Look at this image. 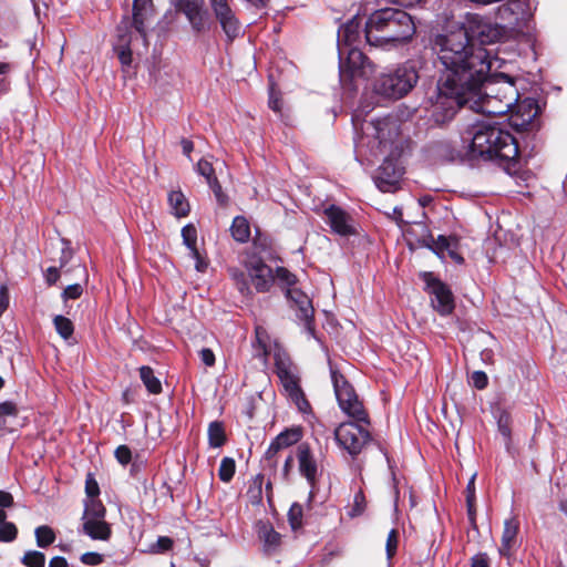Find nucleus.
<instances>
[{"mask_svg": "<svg viewBox=\"0 0 567 567\" xmlns=\"http://www.w3.org/2000/svg\"><path fill=\"white\" fill-rule=\"evenodd\" d=\"M434 65L439 78L435 89L427 94L425 109L434 123L450 122L460 110V93L477 86L489 73L491 54L466 37L460 27L439 33L432 41Z\"/></svg>", "mask_w": 567, "mask_h": 567, "instance_id": "nucleus-1", "label": "nucleus"}, {"mask_svg": "<svg viewBox=\"0 0 567 567\" xmlns=\"http://www.w3.org/2000/svg\"><path fill=\"white\" fill-rule=\"evenodd\" d=\"M462 142L467 145L470 161L492 162L505 169L516 163L519 154L515 137L507 131L489 122H475L462 133Z\"/></svg>", "mask_w": 567, "mask_h": 567, "instance_id": "nucleus-2", "label": "nucleus"}, {"mask_svg": "<svg viewBox=\"0 0 567 567\" xmlns=\"http://www.w3.org/2000/svg\"><path fill=\"white\" fill-rule=\"evenodd\" d=\"M489 73L485 75L473 92H461L458 102L460 109L468 106V109L487 115H505L508 113L518 101V91L515 86L514 80L504 74H496L494 78H488Z\"/></svg>", "mask_w": 567, "mask_h": 567, "instance_id": "nucleus-3", "label": "nucleus"}, {"mask_svg": "<svg viewBox=\"0 0 567 567\" xmlns=\"http://www.w3.org/2000/svg\"><path fill=\"white\" fill-rule=\"evenodd\" d=\"M415 24L412 17L396 8H383L370 14L364 35L371 47H396L412 39Z\"/></svg>", "mask_w": 567, "mask_h": 567, "instance_id": "nucleus-4", "label": "nucleus"}, {"mask_svg": "<svg viewBox=\"0 0 567 567\" xmlns=\"http://www.w3.org/2000/svg\"><path fill=\"white\" fill-rule=\"evenodd\" d=\"M228 274L243 297L251 298L254 291L258 293L269 292L275 284L272 268L260 258L246 261L245 270L230 267Z\"/></svg>", "mask_w": 567, "mask_h": 567, "instance_id": "nucleus-5", "label": "nucleus"}, {"mask_svg": "<svg viewBox=\"0 0 567 567\" xmlns=\"http://www.w3.org/2000/svg\"><path fill=\"white\" fill-rule=\"evenodd\" d=\"M419 78L415 65L404 63L392 71L381 73L374 80L373 91L386 99H401L416 85Z\"/></svg>", "mask_w": 567, "mask_h": 567, "instance_id": "nucleus-6", "label": "nucleus"}, {"mask_svg": "<svg viewBox=\"0 0 567 567\" xmlns=\"http://www.w3.org/2000/svg\"><path fill=\"white\" fill-rule=\"evenodd\" d=\"M329 367L334 394L341 411L357 422L369 424V415L359 400L354 388L331 362H329Z\"/></svg>", "mask_w": 567, "mask_h": 567, "instance_id": "nucleus-7", "label": "nucleus"}, {"mask_svg": "<svg viewBox=\"0 0 567 567\" xmlns=\"http://www.w3.org/2000/svg\"><path fill=\"white\" fill-rule=\"evenodd\" d=\"M420 278L424 290L430 296L432 308L442 317H447L455 309V299L451 288L431 271H423Z\"/></svg>", "mask_w": 567, "mask_h": 567, "instance_id": "nucleus-8", "label": "nucleus"}, {"mask_svg": "<svg viewBox=\"0 0 567 567\" xmlns=\"http://www.w3.org/2000/svg\"><path fill=\"white\" fill-rule=\"evenodd\" d=\"M458 27L466 31L470 41L473 43L475 40L478 41L480 47L498 41L505 33L498 21L493 23L489 19L477 13H467L465 21Z\"/></svg>", "mask_w": 567, "mask_h": 567, "instance_id": "nucleus-9", "label": "nucleus"}, {"mask_svg": "<svg viewBox=\"0 0 567 567\" xmlns=\"http://www.w3.org/2000/svg\"><path fill=\"white\" fill-rule=\"evenodd\" d=\"M359 423L354 420L352 422H343L334 430L337 444L353 458L372 441L370 432Z\"/></svg>", "mask_w": 567, "mask_h": 567, "instance_id": "nucleus-10", "label": "nucleus"}, {"mask_svg": "<svg viewBox=\"0 0 567 567\" xmlns=\"http://www.w3.org/2000/svg\"><path fill=\"white\" fill-rule=\"evenodd\" d=\"M340 78H368L373 72V64L358 48L346 49L344 54L339 53Z\"/></svg>", "mask_w": 567, "mask_h": 567, "instance_id": "nucleus-11", "label": "nucleus"}, {"mask_svg": "<svg viewBox=\"0 0 567 567\" xmlns=\"http://www.w3.org/2000/svg\"><path fill=\"white\" fill-rule=\"evenodd\" d=\"M174 6L186 17L194 33L202 34L210 30L213 21L204 8V0H176Z\"/></svg>", "mask_w": 567, "mask_h": 567, "instance_id": "nucleus-12", "label": "nucleus"}, {"mask_svg": "<svg viewBox=\"0 0 567 567\" xmlns=\"http://www.w3.org/2000/svg\"><path fill=\"white\" fill-rule=\"evenodd\" d=\"M404 167L399 158L385 157L373 177L375 186L383 193H393L399 188Z\"/></svg>", "mask_w": 567, "mask_h": 567, "instance_id": "nucleus-13", "label": "nucleus"}, {"mask_svg": "<svg viewBox=\"0 0 567 567\" xmlns=\"http://www.w3.org/2000/svg\"><path fill=\"white\" fill-rule=\"evenodd\" d=\"M527 14L528 4L524 0H508L495 11V18L504 30L519 27Z\"/></svg>", "mask_w": 567, "mask_h": 567, "instance_id": "nucleus-14", "label": "nucleus"}, {"mask_svg": "<svg viewBox=\"0 0 567 567\" xmlns=\"http://www.w3.org/2000/svg\"><path fill=\"white\" fill-rule=\"evenodd\" d=\"M326 223L330 226L331 231L341 237H350L357 234L354 219L340 206L329 205L323 210Z\"/></svg>", "mask_w": 567, "mask_h": 567, "instance_id": "nucleus-15", "label": "nucleus"}, {"mask_svg": "<svg viewBox=\"0 0 567 567\" xmlns=\"http://www.w3.org/2000/svg\"><path fill=\"white\" fill-rule=\"evenodd\" d=\"M132 39L130 21L127 18H123L116 28V41L113 49L117 54L124 72H130L132 66Z\"/></svg>", "mask_w": 567, "mask_h": 567, "instance_id": "nucleus-16", "label": "nucleus"}, {"mask_svg": "<svg viewBox=\"0 0 567 567\" xmlns=\"http://www.w3.org/2000/svg\"><path fill=\"white\" fill-rule=\"evenodd\" d=\"M286 297L297 306V317L305 322L306 330L313 336V307L309 297L295 286L286 290Z\"/></svg>", "mask_w": 567, "mask_h": 567, "instance_id": "nucleus-17", "label": "nucleus"}, {"mask_svg": "<svg viewBox=\"0 0 567 567\" xmlns=\"http://www.w3.org/2000/svg\"><path fill=\"white\" fill-rule=\"evenodd\" d=\"M373 130V136L379 143V147L385 148L388 144L394 142L399 136V124L395 116H385L377 118L370 123Z\"/></svg>", "mask_w": 567, "mask_h": 567, "instance_id": "nucleus-18", "label": "nucleus"}, {"mask_svg": "<svg viewBox=\"0 0 567 567\" xmlns=\"http://www.w3.org/2000/svg\"><path fill=\"white\" fill-rule=\"evenodd\" d=\"M297 458L300 474L307 482L315 486L318 475V464L310 450L309 444L300 443L297 449Z\"/></svg>", "mask_w": 567, "mask_h": 567, "instance_id": "nucleus-19", "label": "nucleus"}, {"mask_svg": "<svg viewBox=\"0 0 567 567\" xmlns=\"http://www.w3.org/2000/svg\"><path fill=\"white\" fill-rule=\"evenodd\" d=\"M361 19L358 16L353 17L347 23L342 24L338 30V53L341 55L346 53V49L351 48L352 44L360 37Z\"/></svg>", "mask_w": 567, "mask_h": 567, "instance_id": "nucleus-20", "label": "nucleus"}, {"mask_svg": "<svg viewBox=\"0 0 567 567\" xmlns=\"http://www.w3.org/2000/svg\"><path fill=\"white\" fill-rule=\"evenodd\" d=\"M214 17L229 42H233L240 35L241 23L233 8L221 11V13H216Z\"/></svg>", "mask_w": 567, "mask_h": 567, "instance_id": "nucleus-21", "label": "nucleus"}, {"mask_svg": "<svg viewBox=\"0 0 567 567\" xmlns=\"http://www.w3.org/2000/svg\"><path fill=\"white\" fill-rule=\"evenodd\" d=\"M274 359L276 374L280 382L299 379L297 367L292 363L287 353L277 351Z\"/></svg>", "mask_w": 567, "mask_h": 567, "instance_id": "nucleus-22", "label": "nucleus"}, {"mask_svg": "<svg viewBox=\"0 0 567 567\" xmlns=\"http://www.w3.org/2000/svg\"><path fill=\"white\" fill-rule=\"evenodd\" d=\"M519 524L516 518L511 517L504 523V530L502 535V544L498 549L501 556L509 557L512 549L516 544V536L518 533Z\"/></svg>", "mask_w": 567, "mask_h": 567, "instance_id": "nucleus-23", "label": "nucleus"}, {"mask_svg": "<svg viewBox=\"0 0 567 567\" xmlns=\"http://www.w3.org/2000/svg\"><path fill=\"white\" fill-rule=\"evenodd\" d=\"M83 533L94 540H109L112 535L110 524L105 518L100 519H82Z\"/></svg>", "mask_w": 567, "mask_h": 567, "instance_id": "nucleus-24", "label": "nucleus"}, {"mask_svg": "<svg viewBox=\"0 0 567 567\" xmlns=\"http://www.w3.org/2000/svg\"><path fill=\"white\" fill-rule=\"evenodd\" d=\"M259 538L264 542V550L271 554L280 545L281 536L271 525L262 523L258 532Z\"/></svg>", "mask_w": 567, "mask_h": 567, "instance_id": "nucleus-25", "label": "nucleus"}, {"mask_svg": "<svg viewBox=\"0 0 567 567\" xmlns=\"http://www.w3.org/2000/svg\"><path fill=\"white\" fill-rule=\"evenodd\" d=\"M154 12L133 11L132 19L126 17L130 21L131 35L133 37V29L140 34L144 45H147V32L145 22L152 18Z\"/></svg>", "mask_w": 567, "mask_h": 567, "instance_id": "nucleus-26", "label": "nucleus"}, {"mask_svg": "<svg viewBox=\"0 0 567 567\" xmlns=\"http://www.w3.org/2000/svg\"><path fill=\"white\" fill-rule=\"evenodd\" d=\"M168 204L172 213L177 217H185L189 213V204L181 190H172L168 194Z\"/></svg>", "mask_w": 567, "mask_h": 567, "instance_id": "nucleus-27", "label": "nucleus"}, {"mask_svg": "<svg viewBox=\"0 0 567 567\" xmlns=\"http://www.w3.org/2000/svg\"><path fill=\"white\" fill-rule=\"evenodd\" d=\"M301 439V431L299 429H290L280 432L271 442L279 451L287 449L299 442Z\"/></svg>", "mask_w": 567, "mask_h": 567, "instance_id": "nucleus-28", "label": "nucleus"}, {"mask_svg": "<svg viewBox=\"0 0 567 567\" xmlns=\"http://www.w3.org/2000/svg\"><path fill=\"white\" fill-rule=\"evenodd\" d=\"M208 444L210 447L218 449L226 443V433L223 422L213 421L208 425L207 430Z\"/></svg>", "mask_w": 567, "mask_h": 567, "instance_id": "nucleus-29", "label": "nucleus"}, {"mask_svg": "<svg viewBox=\"0 0 567 567\" xmlns=\"http://www.w3.org/2000/svg\"><path fill=\"white\" fill-rule=\"evenodd\" d=\"M233 238L238 243H247L250 238V226L244 216H236L230 227Z\"/></svg>", "mask_w": 567, "mask_h": 567, "instance_id": "nucleus-30", "label": "nucleus"}, {"mask_svg": "<svg viewBox=\"0 0 567 567\" xmlns=\"http://www.w3.org/2000/svg\"><path fill=\"white\" fill-rule=\"evenodd\" d=\"M140 378L150 393L158 394L162 392V383L159 379L155 375L154 370L151 367H141Z\"/></svg>", "mask_w": 567, "mask_h": 567, "instance_id": "nucleus-31", "label": "nucleus"}, {"mask_svg": "<svg viewBox=\"0 0 567 567\" xmlns=\"http://www.w3.org/2000/svg\"><path fill=\"white\" fill-rule=\"evenodd\" d=\"M35 543L39 548H48L55 539L56 534L49 525H40L34 529Z\"/></svg>", "mask_w": 567, "mask_h": 567, "instance_id": "nucleus-32", "label": "nucleus"}, {"mask_svg": "<svg viewBox=\"0 0 567 567\" xmlns=\"http://www.w3.org/2000/svg\"><path fill=\"white\" fill-rule=\"evenodd\" d=\"M106 509L101 501L90 498L84 504L82 519H100L105 518Z\"/></svg>", "mask_w": 567, "mask_h": 567, "instance_id": "nucleus-33", "label": "nucleus"}, {"mask_svg": "<svg viewBox=\"0 0 567 567\" xmlns=\"http://www.w3.org/2000/svg\"><path fill=\"white\" fill-rule=\"evenodd\" d=\"M424 243L425 246L440 258H443L445 250L449 251L450 249L449 238L444 235H440L436 239L430 235L429 238L424 240Z\"/></svg>", "mask_w": 567, "mask_h": 567, "instance_id": "nucleus-34", "label": "nucleus"}, {"mask_svg": "<svg viewBox=\"0 0 567 567\" xmlns=\"http://www.w3.org/2000/svg\"><path fill=\"white\" fill-rule=\"evenodd\" d=\"M182 237L184 245L189 249L190 256L197 255V230L193 224H188L182 228Z\"/></svg>", "mask_w": 567, "mask_h": 567, "instance_id": "nucleus-35", "label": "nucleus"}, {"mask_svg": "<svg viewBox=\"0 0 567 567\" xmlns=\"http://www.w3.org/2000/svg\"><path fill=\"white\" fill-rule=\"evenodd\" d=\"M53 323H54L56 332L64 340H68L73 334L74 326L69 318H66L62 315H58L54 317Z\"/></svg>", "mask_w": 567, "mask_h": 567, "instance_id": "nucleus-36", "label": "nucleus"}, {"mask_svg": "<svg viewBox=\"0 0 567 567\" xmlns=\"http://www.w3.org/2000/svg\"><path fill=\"white\" fill-rule=\"evenodd\" d=\"M274 276L275 280L286 290L297 284V276L285 267H277Z\"/></svg>", "mask_w": 567, "mask_h": 567, "instance_id": "nucleus-37", "label": "nucleus"}, {"mask_svg": "<svg viewBox=\"0 0 567 567\" xmlns=\"http://www.w3.org/2000/svg\"><path fill=\"white\" fill-rule=\"evenodd\" d=\"M21 564L25 567H44L45 555L39 550H27L21 558Z\"/></svg>", "mask_w": 567, "mask_h": 567, "instance_id": "nucleus-38", "label": "nucleus"}, {"mask_svg": "<svg viewBox=\"0 0 567 567\" xmlns=\"http://www.w3.org/2000/svg\"><path fill=\"white\" fill-rule=\"evenodd\" d=\"M236 470V463L235 460L231 457H224L220 462L219 468H218V476L220 481L228 483L233 480L235 475Z\"/></svg>", "mask_w": 567, "mask_h": 567, "instance_id": "nucleus-39", "label": "nucleus"}, {"mask_svg": "<svg viewBox=\"0 0 567 567\" xmlns=\"http://www.w3.org/2000/svg\"><path fill=\"white\" fill-rule=\"evenodd\" d=\"M266 339H267L266 331L262 328L257 327L256 328V343H254V348L256 351L255 355L260 359H266L269 353Z\"/></svg>", "mask_w": 567, "mask_h": 567, "instance_id": "nucleus-40", "label": "nucleus"}, {"mask_svg": "<svg viewBox=\"0 0 567 567\" xmlns=\"http://www.w3.org/2000/svg\"><path fill=\"white\" fill-rule=\"evenodd\" d=\"M279 450L276 449L272 444H269L265 455L261 460L262 468L269 470L270 472H276L278 465V454Z\"/></svg>", "mask_w": 567, "mask_h": 567, "instance_id": "nucleus-41", "label": "nucleus"}, {"mask_svg": "<svg viewBox=\"0 0 567 567\" xmlns=\"http://www.w3.org/2000/svg\"><path fill=\"white\" fill-rule=\"evenodd\" d=\"M303 509L299 503H293L288 512V520L293 530L302 527Z\"/></svg>", "mask_w": 567, "mask_h": 567, "instance_id": "nucleus-42", "label": "nucleus"}, {"mask_svg": "<svg viewBox=\"0 0 567 567\" xmlns=\"http://www.w3.org/2000/svg\"><path fill=\"white\" fill-rule=\"evenodd\" d=\"M13 70V65L9 62H0V96L9 92L11 82L9 75Z\"/></svg>", "mask_w": 567, "mask_h": 567, "instance_id": "nucleus-43", "label": "nucleus"}, {"mask_svg": "<svg viewBox=\"0 0 567 567\" xmlns=\"http://www.w3.org/2000/svg\"><path fill=\"white\" fill-rule=\"evenodd\" d=\"M195 171L198 175L203 176L206 179V183H209L213 179L217 178L215 175V169L213 167V164L205 158H202L200 161H198V163L195 167Z\"/></svg>", "mask_w": 567, "mask_h": 567, "instance_id": "nucleus-44", "label": "nucleus"}, {"mask_svg": "<svg viewBox=\"0 0 567 567\" xmlns=\"http://www.w3.org/2000/svg\"><path fill=\"white\" fill-rule=\"evenodd\" d=\"M367 507L365 496L362 489H359L353 496V505L349 512L351 517H357L363 514Z\"/></svg>", "mask_w": 567, "mask_h": 567, "instance_id": "nucleus-45", "label": "nucleus"}, {"mask_svg": "<svg viewBox=\"0 0 567 567\" xmlns=\"http://www.w3.org/2000/svg\"><path fill=\"white\" fill-rule=\"evenodd\" d=\"M18 536V528L11 522H4L0 525V542L11 543Z\"/></svg>", "mask_w": 567, "mask_h": 567, "instance_id": "nucleus-46", "label": "nucleus"}, {"mask_svg": "<svg viewBox=\"0 0 567 567\" xmlns=\"http://www.w3.org/2000/svg\"><path fill=\"white\" fill-rule=\"evenodd\" d=\"M280 383H281L287 396L290 400L295 399L296 396H298L300 393L303 392L300 386V379L288 380V381H284Z\"/></svg>", "mask_w": 567, "mask_h": 567, "instance_id": "nucleus-47", "label": "nucleus"}, {"mask_svg": "<svg viewBox=\"0 0 567 567\" xmlns=\"http://www.w3.org/2000/svg\"><path fill=\"white\" fill-rule=\"evenodd\" d=\"M398 543H399L398 530L393 528L388 534L386 544H385V553H386V558L389 560L392 559L393 556L396 554Z\"/></svg>", "mask_w": 567, "mask_h": 567, "instance_id": "nucleus-48", "label": "nucleus"}, {"mask_svg": "<svg viewBox=\"0 0 567 567\" xmlns=\"http://www.w3.org/2000/svg\"><path fill=\"white\" fill-rule=\"evenodd\" d=\"M173 540L172 538L167 536H159L155 544L151 545L150 550L152 553H165L173 547Z\"/></svg>", "mask_w": 567, "mask_h": 567, "instance_id": "nucleus-49", "label": "nucleus"}, {"mask_svg": "<svg viewBox=\"0 0 567 567\" xmlns=\"http://www.w3.org/2000/svg\"><path fill=\"white\" fill-rule=\"evenodd\" d=\"M207 184L212 192L214 193L217 203L221 206L226 205L228 203V196L223 192L221 185L218 182V179H213Z\"/></svg>", "mask_w": 567, "mask_h": 567, "instance_id": "nucleus-50", "label": "nucleus"}, {"mask_svg": "<svg viewBox=\"0 0 567 567\" xmlns=\"http://www.w3.org/2000/svg\"><path fill=\"white\" fill-rule=\"evenodd\" d=\"M116 461L122 465H127L132 460V452L127 445H120L114 452Z\"/></svg>", "mask_w": 567, "mask_h": 567, "instance_id": "nucleus-51", "label": "nucleus"}, {"mask_svg": "<svg viewBox=\"0 0 567 567\" xmlns=\"http://www.w3.org/2000/svg\"><path fill=\"white\" fill-rule=\"evenodd\" d=\"M82 292H83L82 285H80V284L69 285L63 290L62 298H63V300H69V299L74 300V299L80 298Z\"/></svg>", "mask_w": 567, "mask_h": 567, "instance_id": "nucleus-52", "label": "nucleus"}, {"mask_svg": "<svg viewBox=\"0 0 567 567\" xmlns=\"http://www.w3.org/2000/svg\"><path fill=\"white\" fill-rule=\"evenodd\" d=\"M80 560L87 566H99L103 563V556L95 551H87L81 555Z\"/></svg>", "mask_w": 567, "mask_h": 567, "instance_id": "nucleus-53", "label": "nucleus"}, {"mask_svg": "<svg viewBox=\"0 0 567 567\" xmlns=\"http://www.w3.org/2000/svg\"><path fill=\"white\" fill-rule=\"evenodd\" d=\"M85 493L90 498H95L100 494V487L92 474H87L85 480Z\"/></svg>", "mask_w": 567, "mask_h": 567, "instance_id": "nucleus-54", "label": "nucleus"}, {"mask_svg": "<svg viewBox=\"0 0 567 567\" xmlns=\"http://www.w3.org/2000/svg\"><path fill=\"white\" fill-rule=\"evenodd\" d=\"M291 401L296 404V406L298 408V410L301 413H303V414L311 413L312 409H311L309 401L307 400V398L305 395V392L300 393L298 396H296Z\"/></svg>", "mask_w": 567, "mask_h": 567, "instance_id": "nucleus-55", "label": "nucleus"}, {"mask_svg": "<svg viewBox=\"0 0 567 567\" xmlns=\"http://www.w3.org/2000/svg\"><path fill=\"white\" fill-rule=\"evenodd\" d=\"M499 433L506 439H511L509 416L502 414L497 422Z\"/></svg>", "mask_w": 567, "mask_h": 567, "instance_id": "nucleus-56", "label": "nucleus"}, {"mask_svg": "<svg viewBox=\"0 0 567 567\" xmlns=\"http://www.w3.org/2000/svg\"><path fill=\"white\" fill-rule=\"evenodd\" d=\"M472 381L476 389L482 390L487 386L488 378L483 371H475L472 374Z\"/></svg>", "mask_w": 567, "mask_h": 567, "instance_id": "nucleus-57", "label": "nucleus"}, {"mask_svg": "<svg viewBox=\"0 0 567 567\" xmlns=\"http://www.w3.org/2000/svg\"><path fill=\"white\" fill-rule=\"evenodd\" d=\"M132 11L154 12L152 0H133Z\"/></svg>", "mask_w": 567, "mask_h": 567, "instance_id": "nucleus-58", "label": "nucleus"}, {"mask_svg": "<svg viewBox=\"0 0 567 567\" xmlns=\"http://www.w3.org/2000/svg\"><path fill=\"white\" fill-rule=\"evenodd\" d=\"M209 7L214 14L231 9L229 0H209Z\"/></svg>", "mask_w": 567, "mask_h": 567, "instance_id": "nucleus-59", "label": "nucleus"}, {"mask_svg": "<svg viewBox=\"0 0 567 567\" xmlns=\"http://www.w3.org/2000/svg\"><path fill=\"white\" fill-rule=\"evenodd\" d=\"M471 567H489V557L486 553H478L471 558Z\"/></svg>", "mask_w": 567, "mask_h": 567, "instance_id": "nucleus-60", "label": "nucleus"}, {"mask_svg": "<svg viewBox=\"0 0 567 567\" xmlns=\"http://www.w3.org/2000/svg\"><path fill=\"white\" fill-rule=\"evenodd\" d=\"M9 301H10V298H9L8 287L6 285H1L0 286V318L8 309Z\"/></svg>", "mask_w": 567, "mask_h": 567, "instance_id": "nucleus-61", "label": "nucleus"}, {"mask_svg": "<svg viewBox=\"0 0 567 567\" xmlns=\"http://www.w3.org/2000/svg\"><path fill=\"white\" fill-rule=\"evenodd\" d=\"M199 357L202 362L207 367H213L215 364V354L212 349L203 348L199 351Z\"/></svg>", "mask_w": 567, "mask_h": 567, "instance_id": "nucleus-62", "label": "nucleus"}, {"mask_svg": "<svg viewBox=\"0 0 567 567\" xmlns=\"http://www.w3.org/2000/svg\"><path fill=\"white\" fill-rule=\"evenodd\" d=\"M45 281L49 286L54 285L60 278V271L56 267H49L45 271Z\"/></svg>", "mask_w": 567, "mask_h": 567, "instance_id": "nucleus-63", "label": "nucleus"}, {"mask_svg": "<svg viewBox=\"0 0 567 567\" xmlns=\"http://www.w3.org/2000/svg\"><path fill=\"white\" fill-rule=\"evenodd\" d=\"M13 505V496L6 491H0V507L8 508Z\"/></svg>", "mask_w": 567, "mask_h": 567, "instance_id": "nucleus-64", "label": "nucleus"}]
</instances>
